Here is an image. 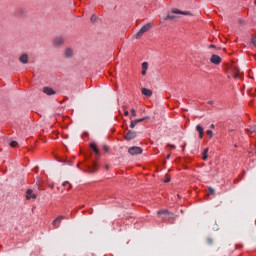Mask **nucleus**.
<instances>
[{
    "label": "nucleus",
    "instance_id": "f257e3e1",
    "mask_svg": "<svg viewBox=\"0 0 256 256\" xmlns=\"http://www.w3.org/2000/svg\"><path fill=\"white\" fill-rule=\"evenodd\" d=\"M156 215L160 216V218L163 219V222L169 221L170 219L174 218V214L169 212V210L156 211Z\"/></svg>",
    "mask_w": 256,
    "mask_h": 256
},
{
    "label": "nucleus",
    "instance_id": "f03ea898",
    "mask_svg": "<svg viewBox=\"0 0 256 256\" xmlns=\"http://www.w3.org/2000/svg\"><path fill=\"white\" fill-rule=\"evenodd\" d=\"M195 132L199 133V139L203 138L204 135H208V138L213 137L211 130H204L201 125H195Z\"/></svg>",
    "mask_w": 256,
    "mask_h": 256
},
{
    "label": "nucleus",
    "instance_id": "7ed1b4c3",
    "mask_svg": "<svg viewBox=\"0 0 256 256\" xmlns=\"http://www.w3.org/2000/svg\"><path fill=\"white\" fill-rule=\"evenodd\" d=\"M141 153H143V150L140 149V147H137V146H134V147H131V148L127 149V154H131L132 156L140 155Z\"/></svg>",
    "mask_w": 256,
    "mask_h": 256
},
{
    "label": "nucleus",
    "instance_id": "20e7f679",
    "mask_svg": "<svg viewBox=\"0 0 256 256\" xmlns=\"http://www.w3.org/2000/svg\"><path fill=\"white\" fill-rule=\"evenodd\" d=\"M149 28H151L150 24H146V25L140 27V30L137 31L136 38L140 39V37L143 36V33H146L149 31Z\"/></svg>",
    "mask_w": 256,
    "mask_h": 256
},
{
    "label": "nucleus",
    "instance_id": "39448f33",
    "mask_svg": "<svg viewBox=\"0 0 256 256\" xmlns=\"http://www.w3.org/2000/svg\"><path fill=\"white\" fill-rule=\"evenodd\" d=\"M75 56V51L72 50V48H66V50H63V57L66 59H72V57Z\"/></svg>",
    "mask_w": 256,
    "mask_h": 256
},
{
    "label": "nucleus",
    "instance_id": "423d86ee",
    "mask_svg": "<svg viewBox=\"0 0 256 256\" xmlns=\"http://www.w3.org/2000/svg\"><path fill=\"white\" fill-rule=\"evenodd\" d=\"M133 138H137V132L127 131V134H124V140L130 141Z\"/></svg>",
    "mask_w": 256,
    "mask_h": 256
},
{
    "label": "nucleus",
    "instance_id": "0eeeda50",
    "mask_svg": "<svg viewBox=\"0 0 256 256\" xmlns=\"http://www.w3.org/2000/svg\"><path fill=\"white\" fill-rule=\"evenodd\" d=\"M231 74L234 76V79L240 77V69L236 65H231Z\"/></svg>",
    "mask_w": 256,
    "mask_h": 256
},
{
    "label": "nucleus",
    "instance_id": "6e6552de",
    "mask_svg": "<svg viewBox=\"0 0 256 256\" xmlns=\"http://www.w3.org/2000/svg\"><path fill=\"white\" fill-rule=\"evenodd\" d=\"M173 15L191 16V12L173 9Z\"/></svg>",
    "mask_w": 256,
    "mask_h": 256
},
{
    "label": "nucleus",
    "instance_id": "1a4fd4ad",
    "mask_svg": "<svg viewBox=\"0 0 256 256\" xmlns=\"http://www.w3.org/2000/svg\"><path fill=\"white\" fill-rule=\"evenodd\" d=\"M149 120V117H144V118H140V119H136V120H132L131 121V129H133V127L137 126V124Z\"/></svg>",
    "mask_w": 256,
    "mask_h": 256
},
{
    "label": "nucleus",
    "instance_id": "9d476101",
    "mask_svg": "<svg viewBox=\"0 0 256 256\" xmlns=\"http://www.w3.org/2000/svg\"><path fill=\"white\" fill-rule=\"evenodd\" d=\"M140 94L149 97V96H153V91L146 89V88H142L140 89Z\"/></svg>",
    "mask_w": 256,
    "mask_h": 256
},
{
    "label": "nucleus",
    "instance_id": "9b49d317",
    "mask_svg": "<svg viewBox=\"0 0 256 256\" xmlns=\"http://www.w3.org/2000/svg\"><path fill=\"white\" fill-rule=\"evenodd\" d=\"M62 42H64V40H62V37L53 38V46H62Z\"/></svg>",
    "mask_w": 256,
    "mask_h": 256
},
{
    "label": "nucleus",
    "instance_id": "f8f14e48",
    "mask_svg": "<svg viewBox=\"0 0 256 256\" xmlns=\"http://www.w3.org/2000/svg\"><path fill=\"white\" fill-rule=\"evenodd\" d=\"M210 62L215 65L221 64V57L217 55H212V59H210Z\"/></svg>",
    "mask_w": 256,
    "mask_h": 256
},
{
    "label": "nucleus",
    "instance_id": "ddd939ff",
    "mask_svg": "<svg viewBox=\"0 0 256 256\" xmlns=\"http://www.w3.org/2000/svg\"><path fill=\"white\" fill-rule=\"evenodd\" d=\"M62 219H64L62 216L56 217V219L53 220V228H59V223L62 222Z\"/></svg>",
    "mask_w": 256,
    "mask_h": 256
},
{
    "label": "nucleus",
    "instance_id": "4468645a",
    "mask_svg": "<svg viewBox=\"0 0 256 256\" xmlns=\"http://www.w3.org/2000/svg\"><path fill=\"white\" fill-rule=\"evenodd\" d=\"M27 200L36 199V194H33V190L27 189Z\"/></svg>",
    "mask_w": 256,
    "mask_h": 256
},
{
    "label": "nucleus",
    "instance_id": "2eb2a0df",
    "mask_svg": "<svg viewBox=\"0 0 256 256\" xmlns=\"http://www.w3.org/2000/svg\"><path fill=\"white\" fill-rule=\"evenodd\" d=\"M43 94L53 95L56 94V91H52V88L49 87H43Z\"/></svg>",
    "mask_w": 256,
    "mask_h": 256
},
{
    "label": "nucleus",
    "instance_id": "dca6fc26",
    "mask_svg": "<svg viewBox=\"0 0 256 256\" xmlns=\"http://www.w3.org/2000/svg\"><path fill=\"white\" fill-rule=\"evenodd\" d=\"M27 54H22L21 57L18 58V61L21 62V64H27Z\"/></svg>",
    "mask_w": 256,
    "mask_h": 256
},
{
    "label": "nucleus",
    "instance_id": "f3484780",
    "mask_svg": "<svg viewBox=\"0 0 256 256\" xmlns=\"http://www.w3.org/2000/svg\"><path fill=\"white\" fill-rule=\"evenodd\" d=\"M208 160V148H205V150H202V161Z\"/></svg>",
    "mask_w": 256,
    "mask_h": 256
},
{
    "label": "nucleus",
    "instance_id": "a211bd4d",
    "mask_svg": "<svg viewBox=\"0 0 256 256\" xmlns=\"http://www.w3.org/2000/svg\"><path fill=\"white\" fill-rule=\"evenodd\" d=\"M95 171H98V166L95 163H92V167L89 168V172L95 173Z\"/></svg>",
    "mask_w": 256,
    "mask_h": 256
},
{
    "label": "nucleus",
    "instance_id": "6ab92c4d",
    "mask_svg": "<svg viewBox=\"0 0 256 256\" xmlns=\"http://www.w3.org/2000/svg\"><path fill=\"white\" fill-rule=\"evenodd\" d=\"M89 148H92V151L95 152V155H98V147L95 146V143L89 144Z\"/></svg>",
    "mask_w": 256,
    "mask_h": 256
},
{
    "label": "nucleus",
    "instance_id": "aec40b11",
    "mask_svg": "<svg viewBox=\"0 0 256 256\" xmlns=\"http://www.w3.org/2000/svg\"><path fill=\"white\" fill-rule=\"evenodd\" d=\"M163 20H175V15L168 14L166 15V18H163Z\"/></svg>",
    "mask_w": 256,
    "mask_h": 256
},
{
    "label": "nucleus",
    "instance_id": "412c9836",
    "mask_svg": "<svg viewBox=\"0 0 256 256\" xmlns=\"http://www.w3.org/2000/svg\"><path fill=\"white\" fill-rule=\"evenodd\" d=\"M250 45L256 47V37H250Z\"/></svg>",
    "mask_w": 256,
    "mask_h": 256
},
{
    "label": "nucleus",
    "instance_id": "4be33fe9",
    "mask_svg": "<svg viewBox=\"0 0 256 256\" xmlns=\"http://www.w3.org/2000/svg\"><path fill=\"white\" fill-rule=\"evenodd\" d=\"M140 66H142V69H144V71H140V75H146V62Z\"/></svg>",
    "mask_w": 256,
    "mask_h": 256
},
{
    "label": "nucleus",
    "instance_id": "5701e85b",
    "mask_svg": "<svg viewBox=\"0 0 256 256\" xmlns=\"http://www.w3.org/2000/svg\"><path fill=\"white\" fill-rule=\"evenodd\" d=\"M127 114H131V117H137V111L131 109V112H127Z\"/></svg>",
    "mask_w": 256,
    "mask_h": 256
},
{
    "label": "nucleus",
    "instance_id": "b1692460",
    "mask_svg": "<svg viewBox=\"0 0 256 256\" xmlns=\"http://www.w3.org/2000/svg\"><path fill=\"white\" fill-rule=\"evenodd\" d=\"M9 146H11V148H17V141H11V143H9Z\"/></svg>",
    "mask_w": 256,
    "mask_h": 256
},
{
    "label": "nucleus",
    "instance_id": "393cba45",
    "mask_svg": "<svg viewBox=\"0 0 256 256\" xmlns=\"http://www.w3.org/2000/svg\"><path fill=\"white\" fill-rule=\"evenodd\" d=\"M96 20H98V17H96L95 15H92V18H90V21H92V23H95Z\"/></svg>",
    "mask_w": 256,
    "mask_h": 256
},
{
    "label": "nucleus",
    "instance_id": "a878e982",
    "mask_svg": "<svg viewBox=\"0 0 256 256\" xmlns=\"http://www.w3.org/2000/svg\"><path fill=\"white\" fill-rule=\"evenodd\" d=\"M250 133H256V126L250 127Z\"/></svg>",
    "mask_w": 256,
    "mask_h": 256
},
{
    "label": "nucleus",
    "instance_id": "bb28decb",
    "mask_svg": "<svg viewBox=\"0 0 256 256\" xmlns=\"http://www.w3.org/2000/svg\"><path fill=\"white\" fill-rule=\"evenodd\" d=\"M208 194L214 195V189L213 188H208Z\"/></svg>",
    "mask_w": 256,
    "mask_h": 256
},
{
    "label": "nucleus",
    "instance_id": "cd10ccee",
    "mask_svg": "<svg viewBox=\"0 0 256 256\" xmlns=\"http://www.w3.org/2000/svg\"><path fill=\"white\" fill-rule=\"evenodd\" d=\"M205 242L208 243V245H211V243H213V240H211V238L205 239Z\"/></svg>",
    "mask_w": 256,
    "mask_h": 256
},
{
    "label": "nucleus",
    "instance_id": "c85d7f7f",
    "mask_svg": "<svg viewBox=\"0 0 256 256\" xmlns=\"http://www.w3.org/2000/svg\"><path fill=\"white\" fill-rule=\"evenodd\" d=\"M208 105H214V101H208Z\"/></svg>",
    "mask_w": 256,
    "mask_h": 256
},
{
    "label": "nucleus",
    "instance_id": "c756f323",
    "mask_svg": "<svg viewBox=\"0 0 256 256\" xmlns=\"http://www.w3.org/2000/svg\"><path fill=\"white\" fill-rule=\"evenodd\" d=\"M163 183H169V178H166V180H163Z\"/></svg>",
    "mask_w": 256,
    "mask_h": 256
},
{
    "label": "nucleus",
    "instance_id": "7c9ffc66",
    "mask_svg": "<svg viewBox=\"0 0 256 256\" xmlns=\"http://www.w3.org/2000/svg\"><path fill=\"white\" fill-rule=\"evenodd\" d=\"M65 185H69V182H63V187H65Z\"/></svg>",
    "mask_w": 256,
    "mask_h": 256
},
{
    "label": "nucleus",
    "instance_id": "2f4dec72",
    "mask_svg": "<svg viewBox=\"0 0 256 256\" xmlns=\"http://www.w3.org/2000/svg\"><path fill=\"white\" fill-rule=\"evenodd\" d=\"M130 115V113H127V111H124V116Z\"/></svg>",
    "mask_w": 256,
    "mask_h": 256
},
{
    "label": "nucleus",
    "instance_id": "473e14b6",
    "mask_svg": "<svg viewBox=\"0 0 256 256\" xmlns=\"http://www.w3.org/2000/svg\"><path fill=\"white\" fill-rule=\"evenodd\" d=\"M102 149H105V152H107V146H102Z\"/></svg>",
    "mask_w": 256,
    "mask_h": 256
},
{
    "label": "nucleus",
    "instance_id": "72a5a7b5",
    "mask_svg": "<svg viewBox=\"0 0 256 256\" xmlns=\"http://www.w3.org/2000/svg\"><path fill=\"white\" fill-rule=\"evenodd\" d=\"M208 48H214V45H208Z\"/></svg>",
    "mask_w": 256,
    "mask_h": 256
},
{
    "label": "nucleus",
    "instance_id": "f704fd0d",
    "mask_svg": "<svg viewBox=\"0 0 256 256\" xmlns=\"http://www.w3.org/2000/svg\"><path fill=\"white\" fill-rule=\"evenodd\" d=\"M210 128L214 129V124L210 125Z\"/></svg>",
    "mask_w": 256,
    "mask_h": 256
},
{
    "label": "nucleus",
    "instance_id": "c9c22d12",
    "mask_svg": "<svg viewBox=\"0 0 256 256\" xmlns=\"http://www.w3.org/2000/svg\"><path fill=\"white\" fill-rule=\"evenodd\" d=\"M169 158H171V157L169 156V154H168V155H166V159H169Z\"/></svg>",
    "mask_w": 256,
    "mask_h": 256
},
{
    "label": "nucleus",
    "instance_id": "e433bc0d",
    "mask_svg": "<svg viewBox=\"0 0 256 256\" xmlns=\"http://www.w3.org/2000/svg\"><path fill=\"white\" fill-rule=\"evenodd\" d=\"M170 147H171V148H175V146H174V145H170Z\"/></svg>",
    "mask_w": 256,
    "mask_h": 256
},
{
    "label": "nucleus",
    "instance_id": "4c0bfd02",
    "mask_svg": "<svg viewBox=\"0 0 256 256\" xmlns=\"http://www.w3.org/2000/svg\"><path fill=\"white\" fill-rule=\"evenodd\" d=\"M103 168H105V170H107V165H105V167H103Z\"/></svg>",
    "mask_w": 256,
    "mask_h": 256
}]
</instances>
